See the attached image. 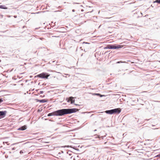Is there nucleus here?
I'll return each mask as SVG.
<instances>
[{"instance_id":"obj_25","label":"nucleus","mask_w":160,"mask_h":160,"mask_svg":"<svg viewBox=\"0 0 160 160\" xmlns=\"http://www.w3.org/2000/svg\"><path fill=\"white\" fill-rule=\"evenodd\" d=\"M61 152H62V153L63 152V151H62Z\"/></svg>"},{"instance_id":"obj_10","label":"nucleus","mask_w":160,"mask_h":160,"mask_svg":"<svg viewBox=\"0 0 160 160\" xmlns=\"http://www.w3.org/2000/svg\"><path fill=\"white\" fill-rule=\"evenodd\" d=\"M5 101V99L4 98H0V104H1L3 101Z\"/></svg>"},{"instance_id":"obj_17","label":"nucleus","mask_w":160,"mask_h":160,"mask_svg":"<svg viewBox=\"0 0 160 160\" xmlns=\"http://www.w3.org/2000/svg\"><path fill=\"white\" fill-rule=\"evenodd\" d=\"M157 157H160V153L159 154L157 155Z\"/></svg>"},{"instance_id":"obj_19","label":"nucleus","mask_w":160,"mask_h":160,"mask_svg":"<svg viewBox=\"0 0 160 160\" xmlns=\"http://www.w3.org/2000/svg\"><path fill=\"white\" fill-rule=\"evenodd\" d=\"M15 150V148H12V150Z\"/></svg>"},{"instance_id":"obj_2","label":"nucleus","mask_w":160,"mask_h":160,"mask_svg":"<svg viewBox=\"0 0 160 160\" xmlns=\"http://www.w3.org/2000/svg\"><path fill=\"white\" fill-rule=\"evenodd\" d=\"M121 112V109L120 108H116L115 109L107 110L105 112L107 114H112L116 113H119Z\"/></svg>"},{"instance_id":"obj_5","label":"nucleus","mask_w":160,"mask_h":160,"mask_svg":"<svg viewBox=\"0 0 160 160\" xmlns=\"http://www.w3.org/2000/svg\"><path fill=\"white\" fill-rule=\"evenodd\" d=\"M7 113L6 111H0V119L4 118Z\"/></svg>"},{"instance_id":"obj_13","label":"nucleus","mask_w":160,"mask_h":160,"mask_svg":"<svg viewBox=\"0 0 160 160\" xmlns=\"http://www.w3.org/2000/svg\"><path fill=\"white\" fill-rule=\"evenodd\" d=\"M44 92L43 91H40L38 93L39 94H42Z\"/></svg>"},{"instance_id":"obj_15","label":"nucleus","mask_w":160,"mask_h":160,"mask_svg":"<svg viewBox=\"0 0 160 160\" xmlns=\"http://www.w3.org/2000/svg\"><path fill=\"white\" fill-rule=\"evenodd\" d=\"M103 138H104V136H101V137H99V138H102V139Z\"/></svg>"},{"instance_id":"obj_24","label":"nucleus","mask_w":160,"mask_h":160,"mask_svg":"<svg viewBox=\"0 0 160 160\" xmlns=\"http://www.w3.org/2000/svg\"><path fill=\"white\" fill-rule=\"evenodd\" d=\"M75 105H78L77 104H75Z\"/></svg>"},{"instance_id":"obj_7","label":"nucleus","mask_w":160,"mask_h":160,"mask_svg":"<svg viewBox=\"0 0 160 160\" xmlns=\"http://www.w3.org/2000/svg\"><path fill=\"white\" fill-rule=\"evenodd\" d=\"M27 127L26 125H24L19 128L18 130L23 131L27 129Z\"/></svg>"},{"instance_id":"obj_3","label":"nucleus","mask_w":160,"mask_h":160,"mask_svg":"<svg viewBox=\"0 0 160 160\" xmlns=\"http://www.w3.org/2000/svg\"><path fill=\"white\" fill-rule=\"evenodd\" d=\"M122 47V46L121 45L114 44V45H108L106 47L105 49H118L121 48Z\"/></svg>"},{"instance_id":"obj_8","label":"nucleus","mask_w":160,"mask_h":160,"mask_svg":"<svg viewBox=\"0 0 160 160\" xmlns=\"http://www.w3.org/2000/svg\"><path fill=\"white\" fill-rule=\"evenodd\" d=\"M0 8L6 9H7V8L4 5H0Z\"/></svg>"},{"instance_id":"obj_18","label":"nucleus","mask_w":160,"mask_h":160,"mask_svg":"<svg viewBox=\"0 0 160 160\" xmlns=\"http://www.w3.org/2000/svg\"><path fill=\"white\" fill-rule=\"evenodd\" d=\"M83 43L89 44L88 43V42H83Z\"/></svg>"},{"instance_id":"obj_9","label":"nucleus","mask_w":160,"mask_h":160,"mask_svg":"<svg viewBox=\"0 0 160 160\" xmlns=\"http://www.w3.org/2000/svg\"><path fill=\"white\" fill-rule=\"evenodd\" d=\"M94 94L95 95H96L97 96H99L100 97H102L103 96H105L104 95H102L101 94H100L99 93H95Z\"/></svg>"},{"instance_id":"obj_22","label":"nucleus","mask_w":160,"mask_h":160,"mask_svg":"<svg viewBox=\"0 0 160 160\" xmlns=\"http://www.w3.org/2000/svg\"><path fill=\"white\" fill-rule=\"evenodd\" d=\"M61 154V153L60 152L58 153V154Z\"/></svg>"},{"instance_id":"obj_11","label":"nucleus","mask_w":160,"mask_h":160,"mask_svg":"<svg viewBox=\"0 0 160 160\" xmlns=\"http://www.w3.org/2000/svg\"><path fill=\"white\" fill-rule=\"evenodd\" d=\"M39 101L40 102L44 103L46 102V101L45 99H42L39 100Z\"/></svg>"},{"instance_id":"obj_12","label":"nucleus","mask_w":160,"mask_h":160,"mask_svg":"<svg viewBox=\"0 0 160 160\" xmlns=\"http://www.w3.org/2000/svg\"><path fill=\"white\" fill-rule=\"evenodd\" d=\"M154 3H157L159 4H160V0H156L154 1L153 2Z\"/></svg>"},{"instance_id":"obj_6","label":"nucleus","mask_w":160,"mask_h":160,"mask_svg":"<svg viewBox=\"0 0 160 160\" xmlns=\"http://www.w3.org/2000/svg\"><path fill=\"white\" fill-rule=\"evenodd\" d=\"M73 98H74L72 97H70L68 98H67L66 99V100L68 102H69L71 101V103L73 104L74 103L75 101V100L73 99Z\"/></svg>"},{"instance_id":"obj_26","label":"nucleus","mask_w":160,"mask_h":160,"mask_svg":"<svg viewBox=\"0 0 160 160\" xmlns=\"http://www.w3.org/2000/svg\"><path fill=\"white\" fill-rule=\"evenodd\" d=\"M9 152L10 153H11V152Z\"/></svg>"},{"instance_id":"obj_4","label":"nucleus","mask_w":160,"mask_h":160,"mask_svg":"<svg viewBox=\"0 0 160 160\" xmlns=\"http://www.w3.org/2000/svg\"><path fill=\"white\" fill-rule=\"evenodd\" d=\"M49 76V75L48 73L43 72L38 75L37 77L41 78L47 79Z\"/></svg>"},{"instance_id":"obj_1","label":"nucleus","mask_w":160,"mask_h":160,"mask_svg":"<svg viewBox=\"0 0 160 160\" xmlns=\"http://www.w3.org/2000/svg\"><path fill=\"white\" fill-rule=\"evenodd\" d=\"M77 111L76 108L62 109L57 110L52 112L48 113V116H62L65 115L75 113Z\"/></svg>"},{"instance_id":"obj_14","label":"nucleus","mask_w":160,"mask_h":160,"mask_svg":"<svg viewBox=\"0 0 160 160\" xmlns=\"http://www.w3.org/2000/svg\"><path fill=\"white\" fill-rule=\"evenodd\" d=\"M23 152H24V151H23V150H21L20 152V153L21 154H22L23 153Z\"/></svg>"},{"instance_id":"obj_23","label":"nucleus","mask_w":160,"mask_h":160,"mask_svg":"<svg viewBox=\"0 0 160 160\" xmlns=\"http://www.w3.org/2000/svg\"><path fill=\"white\" fill-rule=\"evenodd\" d=\"M97 131V130L96 129H95L94 130V131Z\"/></svg>"},{"instance_id":"obj_20","label":"nucleus","mask_w":160,"mask_h":160,"mask_svg":"<svg viewBox=\"0 0 160 160\" xmlns=\"http://www.w3.org/2000/svg\"><path fill=\"white\" fill-rule=\"evenodd\" d=\"M72 11L73 12H74L75 11V10L74 9H73V10H72Z\"/></svg>"},{"instance_id":"obj_21","label":"nucleus","mask_w":160,"mask_h":160,"mask_svg":"<svg viewBox=\"0 0 160 160\" xmlns=\"http://www.w3.org/2000/svg\"><path fill=\"white\" fill-rule=\"evenodd\" d=\"M76 3H75V2H73V4H76Z\"/></svg>"},{"instance_id":"obj_16","label":"nucleus","mask_w":160,"mask_h":160,"mask_svg":"<svg viewBox=\"0 0 160 160\" xmlns=\"http://www.w3.org/2000/svg\"><path fill=\"white\" fill-rule=\"evenodd\" d=\"M122 61H118V62H117V63H122Z\"/></svg>"}]
</instances>
